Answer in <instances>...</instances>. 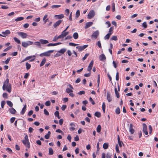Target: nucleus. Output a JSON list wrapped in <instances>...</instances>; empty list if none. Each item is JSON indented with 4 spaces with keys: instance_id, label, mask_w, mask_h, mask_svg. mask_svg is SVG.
<instances>
[{
    "instance_id": "864d4df0",
    "label": "nucleus",
    "mask_w": 158,
    "mask_h": 158,
    "mask_svg": "<svg viewBox=\"0 0 158 158\" xmlns=\"http://www.w3.org/2000/svg\"><path fill=\"white\" fill-rule=\"evenodd\" d=\"M89 53H86L85 54L84 56L82 58V60L83 61L85 60L87 58V56L89 55Z\"/></svg>"
},
{
    "instance_id": "338daca9",
    "label": "nucleus",
    "mask_w": 158,
    "mask_h": 158,
    "mask_svg": "<svg viewBox=\"0 0 158 158\" xmlns=\"http://www.w3.org/2000/svg\"><path fill=\"white\" fill-rule=\"evenodd\" d=\"M97 45L99 48L102 47L101 43L100 41H98L97 43Z\"/></svg>"
},
{
    "instance_id": "6ab92c4d",
    "label": "nucleus",
    "mask_w": 158,
    "mask_h": 158,
    "mask_svg": "<svg viewBox=\"0 0 158 158\" xmlns=\"http://www.w3.org/2000/svg\"><path fill=\"white\" fill-rule=\"evenodd\" d=\"M40 41L42 44H45L49 43L47 40L42 39L40 40Z\"/></svg>"
},
{
    "instance_id": "393cba45",
    "label": "nucleus",
    "mask_w": 158,
    "mask_h": 158,
    "mask_svg": "<svg viewBox=\"0 0 158 158\" xmlns=\"http://www.w3.org/2000/svg\"><path fill=\"white\" fill-rule=\"evenodd\" d=\"M112 33H108L104 37V39L105 40H108L110 36L111 35Z\"/></svg>"
},
{
    "instance_id": "aec40b11",
    "label": "nucleus",
    "mask_w": 158,
    "mask_h": 158,
    "mask_svg": "<svg viewBox=\"0 0 158 158\" xmlns=\"http://www.w3.org/2000/svg\"><path fill=\"white\" fill-rule=\"evenodd\" d=\"M26 108L27 106L26 105H24L21 111L20 114H21L23 115L25 113L26 111Z\"/></svg>"
},
{
    "instance_id": "052dcab7",
    "label": "nucleus",
    "mask_w": 158,
    "mask_h": 158,
    "mask_svg": "<svg viewBox=\"0 0 158 158\" xmlns=\"http://www.w3.org/2000/svg\"><path fill=\"white\" fill-rule=\"evenodd\" d=\"M5 104V102L4 101H2L1 102V107L2 108H3Z\"/></svg>"
},
{
    "instance_id": "603ef678",
    "label": "nucleus",
    "mask_w": 158,
    "mask_h": 158,
    "mask_svg": "<svg viewBox=\"0 0 158 158\" xmlns=\"http://www.w3.org/2000/svg\"><path fill=\"white\" fill-rule=\"evenodd\" d=\"M149 129V133L151 134L152 131V128L151 125H149L148 126Z\"/></svg>"
},
{
    "instance_id": "7c9ffc66",
    "label": "nucleus",
    "mask_w": 158,
    "mask_h": 158,
    "mask_svg": "<svg viewBox=\"0 0 158 158\" xmlns=\"http://www.w3.org/2000/svg\"><path fill=\"white\" fill-rule=\"evenodd\" d=\"M73 37L75 39H78V35L77 33L75 32L73 34Z\"/></svg>"
},
{
    "instance_id": "9d476101",
    "label": "nucleus",
    "mask_w": 158,
    "mask_h": 158,
    "mask_svg": "<svg viewBox=\"0 0 158 158\" xmlns=\"http://www.w3.org/2000/svg\"><path fill=\"white\" fill-rule=\"evenodd\" d=\"M99 34V32L98 31H97L94 32L91 36L92 38H94L95 39H96L98 36Z\"/></svg>"
},
{
    "instance_id": "f704fd0d",
    "label": "nucleus",
    "mask_w": 158,
    "mask_h": 158,
    "mask_svg": "<svg viewBox=\"0 0 158 158\" xmlns=\"http://www.w3.org/2000/svg\"><path fill=\"white\" fill-rule=\"evenodd\" d=\"M26 69L27 70H28L31 67V65L30 64L28 63L27 62L26 64Z\"/></svg>"
},
{
    "instance_id": "4d7b16f0",
    "label": "nucleus",
    "mask_w": 158,
    "mask_h": 158,
    "mask_svg": "<svg viewBox=\"0 0 158 158\" xmlns=\"http://www.w3.org/2000/svg\"><path fill=\"white\" fill-rule=\"evenodd\" d=\"M11 48H12V47L11 46H10L8 47L7 48H6V49H4L3 50V51L4 52H6V51H8V50H9Z\"/></svg>"
},
{
    "instance_id": "bb28decb",
    "label": "nucleus",
    "mask_w": 158,
    "mask_h": 158,
    "mask_svg": "<svg viewBox=\"0 0 158 158\" xmlns=\"http://www.w3.org/2000/svg\"><path fill=\"white\" fill-rule=\"evenodd\" d=\"M102 129V127L100 125H98L97 128V131L98 133H99L100 132L101 130Z\"/></svg>"
},
{
    "instance_id": "2f4dec72",
    "label": "nucleus",
    "mask_w": 158,
    "mask_h": 158,
    "mask_svg": "<svg viewBox=\"0 0 158 158\" xmlns=\"http://www.w3.org/2000/svg\"><path fill=\"white\" fill-rule=\"evenodd\" d=\"M24 19V18L23 17H18L15 20L16 22H18L19 21H21L23 20Z\"/></svg>"
},
{
    "instance_id": "e433bc0d",
    "label": "nucleus",
    "mask_w": 158,
    "mask_h": 158,
    "mask_svg": "<svg viewBox=\"0 0 158 158\" xmlns=\"http://www.w3.org/2000/svg\"><path fill=\"white\" fill-rule=\"evenodd\" d=\"M106 105L104 102H103L102 104V109L104 113L105 112Z\"/></svg>"
},
{
    "instance_id": "774afa93",
    "label": "nucleus",
    "mask_w": 158,
    "mask_h": 158,
    "mask_svg": "<svg viewBox=\"0 0 158 158\" xmlns=\"http://www.w3.org/2000/svg\"><path fill=\"white\" fill-rule=\"evenodd\" d=\"M143 26L145 28H146L147 27V25L146 22H144L143 23Z\"/></svg>"
},
{
    "instance_id": "bf43d9fd",
    "label": "nucleus",
    "mask_w": 158,
    "mask_h": 158,
    "mask_svg": "<svg viewBox=\"0 0 158 158\" xmlns=\"http://www.w3.org/2000/svg\"><path fill=\"white\" fill-rule=\"evenodd\" d=\"M111 155L109 153H107L106 155V158H111Z\"/></svg>"
},
{
    "instance_id": "f8f14e48",
    "label": "nucleus",
    "mask_w": 158,
    "mask_h": 158,
    "mask_svg": "<svg viewBox=\"0 0 158 158\" xmlns=\"http://www.w3.org/2000/svg\"><path fill=\"white\" fill-rule=\"evenodd\" d=\"M63 20H60L56 22L53 25V26L54 28L56 27L57 26L60 25L61 23L62 22Z\"/></svg>"
},
{
    "instance_id": "0eeeda50",
    "label": "nucleus",
    "mask_w": 158,
    "mask_h": 158,
    "mask_svg": "<svg viewBox=\"0 0 158 158\" xmlns=\"http://www.w3.org/2000/svg\"><path fill=\"white\" fill-rule=\"evenodd\" d=\"M143 132L145 135H148V132L147 131V127L145 123H143Z\"/></svg>"
},
{
    "instance_id": "c03bdc74",
    "label": "nucleus",
    "mask_w": 158,
    "mask_h": 158,
    "mask_svg": "<svg viewBox=\"0 0 158 158\" xmlns=\"http://www.w3.org/2000/svg\"><path fill=\"white\" fill-rule=\"evenodd\" d=\"M72 89H70L69 88H68L66 89V91L67 93L69 94L70 93L72 92H73V91Z\"/></svg>"
},
{
    "instance_id": "9b49d317",
    "label": "nucleus",
    "mask_w": 158,
    "mask_h": 158,
    "mask_svg": "<svg viewBox=\"0 0 158 158\" xmlns=\"http://www.w3.org/2000/svg\"><path fill=\"white\" fill-rule=\"evenodd\" d=\"M93 64H94V61L92 60L90 62L89 65L88 66V68H87V70L88 71H89V72H91V70L92 69V68Z\"/></svg>"
},
{
    "instance_id": "49530a36",
    "label": "nucleus",
    "mask_w": 158,
    "mask_h": 158,
    "mask_svg": "<svg viewBox=\"0 0 158 158\" xmlns=\"http://www.w3.org/2000/svg\"><path fill=\"white\" fill-rule=\"evenodd\" d=\"M60 39L59 36H58V37H57L56 36H55L53 40V41L54 42H56V40L59 39Z\"/></svg>"
},
{
    "instance_id": "37998d69",
    "label": "nucleus",
    "mask_w": 158,
    "mask_h": 158,
    "mask_svg": "<svg viewBox=\"0 0 158 158\" xmlns=\"http://www.w3.org/2000/svg\"><path fill=\"white\" fill-rule=\"evenodd\" d=\"M61 6L60 5H53L51 6V8L52 9L56 8L59 7Z\"/></svg>"
},
{
    "instance_id": "f3484780",
    "label": "nucleus",
    "mask_w": 158,
    "mask_h": 158,
    "mask_svg": "<svg viewBox=\"0 0 158 158\" xmlns=\"http://www.w3.org/2000/svg\"><path fill=\"white\" fill-rule=\"evenodd\" d=\"M117 139L118 142V144L119 145L120 147H122V144L123 145L124 144L123 142L120 140L119 136L118 135Z\"/></svg>"
},
{
    "instance_id": "72a5a7b5",
    "label": "nucleus",
    "mask_w": 158,
    "mask_h": 158,
    "mask_svg": "<svg viewBox=\"0 0 158 158\" xmlns=\"http://www.w3.org/2000/svg\"><path fill=\"white\" fill-rule=\"evenodd\" d=\"M103 147L104 149H106L108 148V143H105L103 144Z\"/></svg>"
},
{
    "instance_id": "a19ab883",
    "label": "nucleus",
    "mask_w": 158,
    "mask_h": 158,
    "mask_svg": "<svg viewBox=\"0 0 158 158\" xmlns=\"http://www.w3.org/2000/svg\"><path fill=\"white\" fill-rule=\"evenodd\" d=\"M80 15V10H77L76 13V18H78Z\"/></svg>"
},
{
    "instance_id": "f257e3e1",
    "label": "nucleus",
    "mask_w": 158,
    "mask_h": 158,
    "mask_svg": "<svg viewBox=\"0 0 158 158\" xmlns=\"http://www.w3.org/2000/svg\"><path fill=\"white\" fill-rule=\"evenodd\" d=\"M9 82V79L8 78L6 79L4 82L2 89L3 90H6L10 93L11 91L12 87L11 84Z\"/></svg>"
},
{
    "instance_id": "7ed1b4c3",
    "label": "nucleus",
    "mask_w": 158,
    "mask_h": 158,
    "mask_svg": "<svg viewBox=\"0 0 158 158\" xmlns=\"http://www.w3.org/2000/svg\"><path fill=\"white\" fill-rule=\"evenodd\" d=\"M33 44V43L31 41H28L27 42H23L22 43V46L24 47L27 48L28 46L30 45H32Z\"/></svg>"
},
{
    "instance_id": "cd10ccee",
    "label": "nucleus",
    "mask_w": 158,
    "mask_h": 158,
    "mask_svg": "<svg viewBox=\"0 0 158 158\" xmlns=\"http://www.w3.org/2000/svg\"><path fill=\"white\" fill-rule=\"evenodd\" d=\"M66 51V48H62L58 51V52L62 54H64Z\"/></svg>"
},
{
    "instance_id": "20e7f679",
    "label": "nucleus",
    "mask_w": 158,
    "mask_h": 158,
    "mask_svg": "<svg viewBox=\"0 0 158 158\" xmlns=\"http://www.w3.org/2000/svg\"><path fill=\"white\" fill-rule=\"evenodd\" d=\"M31 60H29L30 61H32L35 60V55H33V56H30L27 57L26 58H25L21 62H23L26 60H29L30 59Z\"/></svg>"
},
{
    "instance_id": "5fc2aeb1",
    "label": "nucleus",
    "mask_w": 158,
    "mask_h": 158,
    "mask_svg": "<svg viewBox=\"0 0 158 158\" xmlns=\"http://www.w3.org/2000/svg\"><path fill=\"white\" fill-rule=\"evenodd\" d=\"M69 45L72 46H76L78 45V44H75L73 43H69Z\"/></svg>"
},
{
    "instance_id": "423d86ee",
    "label": "nucleus",
    "mask_w": 158,
    "mask_h": 158,
    "mask_svg": "<svg viewBox=\"0 0 158 158\" xmlns=\"http://www.w3.org/2000/svg\"><path fill=\"white\" fill-rule=\"evenodd\" d=\"M88 46V45H85L83 46H78L76 47V48L78 49V51L81 52L86 48Z\"/></svg>"
},
{
    "instance_id": "ea45409f",
    "label": "nucleus",
    "mask_w": 158,
    "mask_h": 158,
    "mask_svg": "<svg viewBox=\"0 0 158 158\" xmlns=\"http://www.w3.org/2000/svg\"><path fill=\"white\" fill-rule=\"evenodd\" d=\"M34 44L37 45V46L40 47H41V43L40 42L37 41L34 43Z\"/></svg>"
},
{
    "instance_id": "69168bd1",
    "label": "nucleus",
    "mask_w": 158,
    "mask_h": 158,
    "mask_svg": "<svg viewBox=\"0 0 158 158\" xmlns=\"http://www.w3.org/2000/svg\"><path fill=\"white\" fill-rule=\"evenodd\" d=\"M44 114L47 115H49V113L48 111L46 110V109H44Z\"/></svg>"
},
{
    "instance_id": "412c9836",
    "label": "nucleus",
    "mask_w": 158,
    "mask_h": 158,
    "mask_svg": "<svg viewBox=\"0 0 158 158\" xmlns=\"http://www.w3.org/2000/svg\"><path fill=\"white\" fill-rule=\"evenodd\" d=\"M107 99L108 102H110L112 101V98L110 97V94L109 92H107Z\"/></svg>"
},
{
    "instance_id": "13d9d810",
    "label": "nucleus",
    "mask_w": 158,
    "mask_h": 158,
    "mask_svg": "<svg viewBox=\"0 0 158 158\" xmlns=\"http://www.w3.org/2000/svg\"><path fill=\"white\" fill-rule=\"evenodd\" d=\"M1 7L2 9H7L9 8V7L7 6L2 5Z\"/></svg>"
},
{
    "instance_id": "0e129e2a",
    "label": "nucleus",
    "mask_w": 158,
    "mask_h": 158,
    "mask_svg": "<svg viewBox=\"0 0 158 158\" xmlns=\"http://www.w3.org/2000/svg\"><path fill=\"white\" fill-rule=\"evenodd\" d=\"M15 117H12L10 119V122L11 123H13L15 121Z\"/></svg>"
},
{
    "instance_id": "e2e57ef3",
    "label": "nucleus",
    "mask_w": 158,
    "mask_h": 158,
    "mask_svg": "<svg viewBox=\"0 0 158 158\" xmlns=\"http://www.w3.org/2000/svg\"><path fill=\"white\" fill-rule=\"evenodd\" d=\"M58 74H54L50 77V78L51 80H52Z\"/></svg>"
},
{
    "instance_id": "4468645a",
    "label": "nucleus",
    "mask_w": 158,
    "mask_h": 158,
    "mask_svg": "<svg viewBox=\"0 0 158 158\" xmlns=\"http://www.w3.org/2000/svg\"><path fill=\"white\" fill-rule=\"evenodd\" d=\"M54 52L53 50H51L48 51L47 52H44L45 56H49L50 55L51 53H52Z\"/></svg>"
},
{
    "instance_id": "39448f33",
    "label": "nucleus",
    "mask_w": 158,
    "mask_h": 158,
    "mask_svg": "<svg viewBox=\"0 0 158 158\" xmlns=\"http://www.w3.org/2000/svg\"><path fill=\"white\" fill-rule=\"evenodd\" d=\"M95 15V13L94 10H90L88 14V18L89 19H91L93 18Z\"/></svg>"
},
{
    "instance_id": "a878e982",
    "label": "nucleus",
    "mask_w": 158,
    "mask_h": 158,
    "mask_svg": "<svg viewBox=\"0 0 158 158\" xmlns=\"http://www.w3.org/2000/svg\"><path fill=\"white\" fill-rule=\"evenodd\" d=\"M51 134V132L50 131H48L47 134H46L45 136L44 137L46 139H48L50 135Z\"/></svg>"
},
{
    "instance_id": "4be33fe9",
    "label": "nucleus",
    "mask_w": 158,
    "mask_h": 158,
    "mask_svg": "<svg viewBox=\"0 0 158 158\" xmlns=\"http://www.w3.org/2000/svg\"><path fill=\"white\" fill-rule=\"evenodd\" d=\"M2 34L5 35L10 34V32L9 30H7L5 31L2 32Z\"/></svg>"
},
{
    "instance_id": "1a4fd4ad",
    "label": "nucleus",
    "mask_w": 158,
    "mask_h": 158,
    "mask_svg": "<svg viewBox=\"0 0 158 158\" xmlns=\"http://www.w3.org/2000/svg\"><path fill=\"white\" fill-rule=\"evenodd\" d=\"M69 33V32L68 31H63L62 32L61 34L59 36L60 39L63 38L64 37H65L67 35H68Z\"/></svg>"
},
{
    "instance_id": "680f3d73",
    "label": "nucleus",
    "mask_w": 158,
    "mask_h": 158,
    "mask_svg": "<svg viewBox=\"0 0 158 158\" xmlns=\"http://www.w3.org/2000/svg\"><path fill=\"white\" fill-rule=\"evenodd\" d=\"M51 103L49 101H47L45 102V105L47 106H49L50 105Z\"/></svg>"
},
{
    "instance_id": "dca6fc26",
    "label": "nucleus",
    "mask_w": 158,
    "mask_h": 158,
    "mask_svg": "<svg viewBox=\"0 0 158 158\" xmlns=\"http://www.w3.org/2000/svg\"><path fill=\"white\" fill-rule=\"evenodd\" d=\"M93 24V23L92 22H88L86 23L85 24V29H86L90 26H91Z\"/></svg>"
},
{
    "instance_id": "b1692460",
    "label": "nucleus",
    "mask_w": 158,
    "mask_h": 158,
    "mask_svg": "<svg viewBox=\"0 0 158 158\" xmlns=\"http://www.w3.org/2000/svg\"><path fill=\"white\" fill-rule=\"evenodd\" d=\"M46 60L45 58H44L43 59L42 61H41V63L40 64V66H43L45 63Z\"/></svg>"
},
{
    "instance_id": "4c0bfd02",
    "label": "nucleus",
    "mask_w": 158,
    "mask_h": 158,
    "mask_svg": "<svg viewBox=\"0 0 158 158\" xmlns=\"http://www.w3.org/2000/svg\"><path fill=\"white\" fill-rule=\"evenodd\" d=\"M115 113L117 114H119L120 113V110L119 107H117L115 110Z\"/></svg>"
},
{
    "instance_id": "09e8293b",
    "label": "nucleus",
    "mask_w": 158,
    "mask_h": 158,
    "mask_svg": "<svg viewBox=\"0 0 158 158\" xmlns=\"http://www.w3.org/2000/svg\"><path fill=\"white\" fill-rule=\"evenodd\" d=\"M111 40H112L116 41L118 40L117 36H113L111 38Z\"/></svg>"
},
{
    "instance_id": "c85d7f7f",
    "label": "nucleus",
    "mask_w": 158,
    "mask_h": 158,
    "mask_svg": "<svg viewBox=\"0 0 158 158\" xmlns=\"http://www.w3.org/2000/svg\"><path fill=\"white\" fill-rule=\"evenodd\" d=\"M14 41L18 44H20L21 42L17 38L15 37L13 38Z\"/></svg>"
},
{
    "instance_id": "3c124183",
    "label": "nucleus",
    "mask_w": 158,
    "mask_h": 158,
    "mask_svg": "<svg viewBox=\"0 0 158 158\" xmlns=\"http://www.w3.org/2000/svg\"><path fill=\"white\" fill-rule=\"evenodd\" d=\"M114 30V27H111L109 30V33H113V31Z\"/></svg>"
},
{
    "instance_id": "c756f323",
    "label": "nucleus",
    "mask_w": 158,
    "mask_h": 158,
    "mask_svg": "<svg viewBox=\"0 0 158 158\" xmlns=\"http://www.w3.org/2000/svg\"><path fill=\"white\" fill-rule=\"evenodd\" d=\"M6 103L10 107H12L13 106V103L10 101H7Z\"/></svg>"
},
{
    "instance_id": "58836bf2",
    "label": "nucleus",
    "mask_w": 158,
    "mask_h": 158,
    "mask_svg": "<svg viewBox=\"0 0 158 158\" xmlns=\"http://www.w3.org/2000/svg\"><path fill=\"white\" fill-rule=\"evenodd\" d=\"M49 154L50 155H52L53 154V149L52 148H49Z\"/></svg>"
},
{
    "instance_id": "2eb2a0df",
    "label": "nucleus",
    "mask_w": 158,
    "mask_h": 158,
    "mask_svg": "<svg viewBox=\"0 0 158 158\" xmlns=\"http://www.w3.org/2000/svg\"><path fill=\"white\" fill-rule=\"evenodd\" d=\"M8 110L10 114H15L16 113V111L13 108H9V109Z\"/></svg>"
},
{
    "instance_id": "de8ad7c7",
    "label": "nucleus",
    "mask_w": 158,
    "mask_h": 158,
    "mask_svg": "<svg viewBox=\"0 0 158 158\" xmlns=\"http://www.w3.org/2000/svg\"><path fill=\"white\" fill-rule=\"evenodd\" d=\"M89 101L91 102L93 105H94L95 104V102L94 100L91 97H90L89 98Z\"/></svg>"
},
{
    "instance_id": "c9c22d12",
    "label": "nucleus",
    "mask_w": 158,
    "mask_h": 158,
    "mask_svg": "<svg viewBox=\"0 0 158 158\" xmlns=\"http://www.w3.org/2000/svg\"><path fill=\"white\" fill-rule=\"evenodd\" d=\"M114 91L116 95L117 98H119V95L118 92L117 90V88H115L114 89Z\"/></svg>"
},
{
    "instance_id": "f03ea898",
    "label": "nucleus",
    "mask_w": 158,
    "mask_h": 158,
    "mask_svg": "<svg viewBox=\"0 0 158 158\" xmlns=\"http://www.w3.org/2000/svg\"><path fill=\"white\" fill-rule=\"evenodd\" d=\"M22 142L27 148H30V143L29 141L28 137L27 135H26L24 137V139L23 140Z\"/></svg>"
},
{
    "instance_id": "a18cd8bd",
    "label": "nucleus",
    "mask_w": 158,
    "mask_h": 158,
    "mask_svg": "<svg viewBox=\"0 0 158 158\" xmlns=\"http://www.w3.org/2000/svg\"><path fill=\"white\" fill-rule=\"evenodd\" d=\"M115 150L116 152L118 153L120 152L119 150L118 145V144H117L115 146Z\"/></svg>"
},
{
    "instance_id": "6e6d98bb",
    "label": "nucleus",
    "mask_w": 158,
    "mask_h": 158,
    "mask_svg": "<svg viewBox=\"0 0 158 158\" xmlns=\"http://www.w3.org/2000/svg\"><path fill=\"white\" fill-rule=\"evenodd\" d=\"M2 96L4 98H8L7 94L6 93H3V94H2Z\"/></svg>"
},
{
    "instance_id": "6e6552de",
    "label": "nucleus",
    "mask_w": 158,
    "mask_h": 158,
    "mask_svg": "<svg viewBox=\"0 0 158 158\" xmlns=\"http://www.w3.org/2000/svg\"><path fill=\"white\" fill-rule=\"evenodd\" d=\"M18 34L23 39L26 38L27 36V34L23 32H19L18 33Z\"/></svg>"
},
{
    "instance_id": "473e14b6",
    "label": "nucleus",
    "mask_w": 158,
    "mask_h": 158,
    "mask_svg": "<svg viewBox=\"0 0 158 158\" xmlns=\"http://www.w3.org/2000/svg\"><path fill=\"white\" fill-rule=\"evenodd\" d=\"M94 115L98 118H99L101 116V113L98 112H96L94 114Z\"/></svg>"
},
{
    "instance_id": "a211bd4d",
    "label": "nucleus",
    "mask_w": 158,
    "mask_h": 158,
    "mask_svg": "<svg viewBox=\"0 0 158 158\" xmlns=\"http://www.w3.org/2000/svg\"><path fill=\"white\" fill-rule=\"evenodd\" d=\"M99 58L100 60L101 61H104L106 60V57L103 54L100 55Z\"/></svg>"
},
{
    "instance_id": "8fccbe9b",
    "label": "nucleus",
    "mask_w": 158,
    "mask_h": 158,
    "mask_svg": "<svg viewBox=\"0 0 158 158\" xmlns=\"http://www.w3.org/2000/svg\"><path fill=\"white\" fill-rule=\"evenodd\" d=\"M112 11L113 12H114L115 10V4L114 3H113L112 4Z\"/></svg>"
},
{
    "instance_id": "5701e85b",
    "label": "nucleus",
    "mask_w": 158,
    "mask_h": 158,
    "mask_svg": "<svg viewBox=\"0 0 158 158\" xmlns=\"http://www.w3.org/2000/svg\"><path fill=\"white\" fill-rule=\"evenodd\" d=\"M55 17L58 19H61L64 17V15L63 14L56 15L55 16Z\"/></svg>"
},
{
    "instance_id": "ddd939ff",
    "label": "nucleus",
    "mask_w": 158,
    "mask_h": 158,
    "mask_svg": "<svg viewBox=\"0 0 158 158\" xmlns=\"http://www.w3.org/2000/svg\"><path fill=\"white\" fill-rule=\"evenodd\" d=\"M133 126L132 124H130L129 127V131L131 134H133L135 132V131L133 128Z\"/></svg>"
},
{
    "instance_id": "79ce46f5",
    "label": "nucleus",
    "mask_w": 158,
    "mask_h": 158,
    "mask_svg": "<svg viewBox=\"0 0 158 158\" xmlns=\"http://www.w3.org/2000/svg\"><path fill=\"white\" fill-rule=\"evenodd\" d=\"M10 58H11L10 57L8 58H7V59H6V61H3V62L4 63L6 64H8L9 63L10 60Z\"/></svg>"
}]
</instances>
